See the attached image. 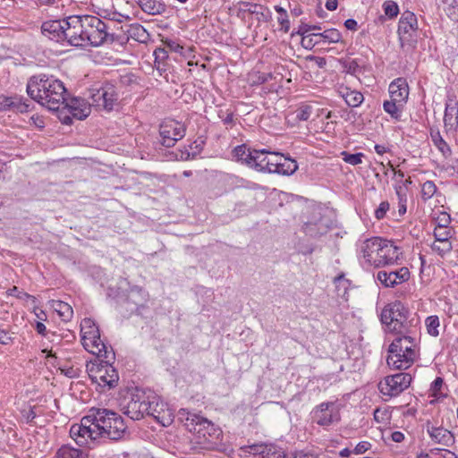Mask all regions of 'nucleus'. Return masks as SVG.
<instances>
[{
    "label": "nucleus",
    "instance_id": "f257e3e1",
    "mask_svg": "<svg viewBox=\"0 0 458 458\" xmlns=\"http://www.w3.org/2000/svg\"><path fill=\"white\" fill-rule=\"evenodd\" d=\"M126 426L123 418L106 409L91 408L80 424L70 428L71 437L79 445H87L98 438L119 440L125 434Z\"/></svg>",
    "mask_w": 458,
    "mask_h": 458
},
{
    "label": "nucleus",
    "instance_id": "f03ea898",
    "mask_svg": "<svg viewBox=\"0 0 458 458\" xmlns=\"http://www.w3.org/2000/svg\"><path fill=\"white\" fill-rule=\"evenodd\" d=\"M29 96L49 110H59L64 105L66 89L64 83L47 75L33 76L27 84Z\"/></svg>",
    "mask_w": 458,
    "mask_h": 458
},
{
    "label": "nucleus",
    "instance_id": "7ed1b4c3",
    "mask_svg": "<svg viewBox=\"0 0 458 458\" xmlns=\"http://www.w3.org/2000/svg\"><path fill=\"white\" fill-rule=\"evenodd\" d=\"M396 336L388 346L387 365L394 369H407L420 357L417 329L410 334H394Z\"/></svg>",
    "mask_w": 458,
    "mask_h": 458
},
{
    "label": "nucleus",
    "instance_id": "20e7f679",
    "mask_svg": "<svg viewBox=\"0 0 458 458\" xmlns=\"http://www.w3.org/2000/svg\"><path fill=\"white\" fill-rule=\"evenodd\" d=\"M179 418L185 428L195 435L196 443L205 449L216 448L222 440V431L208 419L189 411H179Z\"/></svg>",
    "mask_w": 458,
    "mask_h": 458
},
{
    "label": "nucleus",
    "instance_id": "39448f33",
    "mask_svg": "<svg viewBox=\"0 0 458 458\" xmlns=\"http://www.w3.org/2000/svg\"><path fill=\"white\" fill-rule=\"evenodd\" d=\"M361 252L365 261L375 267L393 265L402 254L399 247L393 242L379 237L365 240Z\"/></svg>",
    "mask_w": 458,
    "mask_h": 458
},
{
    "label": "nucleus",
    "instance_id": "423d86ee",
    "mask_svg": "<svg viewBox=\"0 0 458 458\" xmlns=\"http://www.w3.org/2000/svg\"><path fill=\"white\" fill-rule=\"evenodd\" d=\"M408 310L401 301L388 303L381 311V321L386 325V330L393 334H410L411 330L417 329L412 321L407 319Z\"/></svg>",
    "mask_w": 458,
    "mask_h": 458
},
{
    "label": "nucleus",
    "instance_id": "0eeeda50",
    "mask_svg": "<svg viewBox=\"0 0 458 458\" xmlns=\"http://www.w3.org/2000/svg\"><path fill=\"white\" fill-rule=\"evenodd\" d=\"M81 344L86 351L100 359L107 360L111 352L101 340L99 329L91 318H84L81 323Z\"/></svg>",
    "mask_w": 458,
    "mask_h": 458
},
{
    "label": "nucleus",
    "instance_id": "6e6552de",
    "mask_svg": "<svg viewBox=\"0 0 458 458\" xmlns=\"http://www.w3.org/2000/svg\"><path fill=\"white\" fill-rule=\"evenodd\" d=\"M87 372L92 382L103 389L114 387L119 380L117 370L108 361H90Z\"/></svg>",
    "mask_w": 458,
    "mask_h": 458
},
{
    "label": "nucleus",
    "instance_id": "1a4fd4ad",
    "mask_svg": "<svg viewBox=\"0 0 458 458\" xmlns=\"http://www.w3.org/2000/svg\"><path fill=\"white\" fill-rule=\"evenodd\" d=\"M341 404L338 402H324L311 411L313 422L322 427H328L341 420Z\"/></svg>",
    "mask_w": 458,
    "mask_h": 458
},
{
    "label": "nucleus",
    "instance_id": "9d476101",
    "mask_svg": "<svg viewBox=\"0 0 458 458\" xmlns=\"http://www.w3.org/2000/svg\"><path fill=\"white\" fill-rule=\"evenodd\" d=\"M411 379L409 373L387 376L378 383L379 392L386 397H395L410 386Z\"/></svg>",
    "mask_w": 458,
    "mask_h": 458
},
{
    "label": "nucleus",
    "instance_id": "9b49d317",
    "mask_svg": "<svg viewBox=\"0 0 458 458\" xmlns=\"http://www.w3.org/2000/svg\"><path fill=\"white\" fill-rule=\"evenodd\" d=\"M84 38L92 46L102 45L108 37L107 26L99 18L84 15Z\"/></svg>",
    "mask_w": 458,
    "mask_h": 458
},
{
    "label": "nucleus",
    "instance_id": "f8f14e48",
    "mask_svg": "<svg viewBox=\"0 0 458 458\" xmlns=\"http://www.w3.org/2000/svg\"><path fill=\"white\" fill-rule=\"evenodd\" d=\"M241 13L242 19L249 23V28H258L262 23L268 22L271 18L268 9L257 4L242 3Z\"/></svg>",
    "mask_w": 458,
    "mask_h": 458
},
{
    "label": "nucleus",
    "instance_id": "ddd939ff",
    "mask_svg": "<svg viewBox=\"0 0 458 458\" xmlns=\"http://www.w3.org/2000/svg\"><path fill=\"white\" fill-rule=\"evenodd\" d=\"M161 143L167 147H173L176 141L182 139L185 134L184 125L173 119L165 120L159 128Z\"/></svg>",
    "mask_w": 458,
    "mask_h": 458
},
{
    "label": "nucleus",
    "instance_id": "4468645a",
    "mask_svg": "<svg viewBox=\"0 0 458 458\" xmlns=\"http://www.w3.org/2000/svg\"><path fill=\"white\" fill-rule=\"evenodd\" d=\"M84 16H70L66 19L64 38L72 46H81L84 38Z\"/></svg>",
    "mask_w": 458,
    "mask_h": 458
},
{
    "label": "nucleus",
    "instance_id": "2eb2a0df",
    "mask_svg": "<svg viewBox=\"0 0 458 458\" xmlns=\"http://www.w3.org/2000/svg\"><path fill=\"white\" fill-rule=\"evenodd\" d=\"M150 398L143 393L133 394L123 407L124 413L133 420L142 419L149 412Z\"/></svg>",
    "mask_w": 458,
    "mask_h": 458
},
{
    "label": "nucleus",
    "instance_id": "dca6fc26",
    "mask_svg": "<svg viewBox=\"0 0 458 458\" xmlns=\"http://www.w3.org/2000/svg\"><path fill=\"white\" fill-rule=\"evenodd\" d=\"M92 105L98 108L111 111L117 104L118 97L115 87L105 84L91 96Z\"/></svg>",
    "mask_w": 458,
    "mask_h": 458
},
{
    "label": "nucleus",
    "instance_id": "f3484780",
    "mask_svg": "<svg viewBox=\"0 0 458 458\" xmlns=\"http://www.w3.org/2000/svg\"><path fill=\"white\" fill-rule=\"evenodd\" d=\"M408 267H402L395 270L383 269L377 273V280L385 287H394L410 279Z\"/></svg>",
    "mask_w": 458,
    "mask_h": 458
},
{
    "label": "nucleus",
    "instance_id": "a211bd4d",
    "mask_svg": "<svg viewBox=\"0 0 458 458\" xmlns=\"http://www.w3.org/2000/svg\"><path fill=\"white\" fill-rule=\"evenodd\" d=\"M148 416H152L164 427L171 425L174 421V412L166 403L159 401L157 396H151Z\"/></svg>",
    "mask_w": 458,
    "mask_h": 458
},
{
    "label": "nucleus",
    "instance_id": "6ab92c4d",
    "mask_svg": "<svg viewBox=\"0 0 458 458\" xmlns=\"http://www.w3.org/2000/svg\"><path fill=\"white\" fill-rule=\"evenodd\" d=\"M418 30L416 15L409 11L403 13L398 23V34L401 40H409Z\"/></svg>",
    "mask_w": 458,
    "mask_h": 458
},
{
    "label": "nucleus",
    "instance_id": "aec40b11",
    "mask_svg": "<svg viewBox=\"0 0 458 458\" xmlns=\"http://www.w3.org/2000/svg\"><path fill=\"white\" fill-rule=\"evenodd\" d=\"M63 108L67 109L73 118L82 120L88 117L91 112V105L85 99L80 98H73L70 100L65 98Z\"/></svg>",
    "mask_w": 458,
    "mask_h": 458
},
{
    "label": "nucleus",
    "instance_id": "412c9836",
    "mask_svg": "<svg viewBox=\"0 0 458 458\" xmlns=\"http://www.w3.org/2000/svg\"><path fill=\"white\" fill-rule=\"evenodd\" d=\"M389 95L393 101L405 104L409 97V86L404 78H397L389 85Z\"/></svg>",
    "mask_w": 458,
    "mask_h": 458
},
{
    "label": "nucleus",
    "instance_id": "4be33fe9",
    "mask_svg": "<svg viewBox=\"0 0 458 458\" xmlns=\"http://www.w3.org/2000/svg\"><path fill=\"white\" fill-rule=\"evenodd\" d=\"M66 20H55L43 22L41 26L42 33L51 39L57 41L64 38Z\"/></svg>",
    "mask_w": 458,
    "mask_h": 458
},
{
    "label": "nucleus",
    "instance_id": "5701e85b",
    "mask_svg": "<svg viewBox=\"0 0 458 458\" xmlns=\"http://www.w3.org/2000/svg\"><path fill=\"white\" fill-rule=\"evenodd\" d=\"M427 430L431 439L438 445L448 447L454 444L453 433L444 428L428 427Z\"/></svg>",
    "mask_w": 458,
    "mask_h": 458
},
{
    "label": "nucleus",
    "instance_id": "b1692460",
    "mask_svg": "<svg viewBox=\"0 0 458 458\" xmlns=\"http://www.w3.org/2000/svg\"><path fill=\"white\" fill-rule=\"evenodd\" d=\"M28 105L21 102V99L17 97H8L4 94H0V112L8 110H16L20 113L27 111Z\"/></svg>",
    "mask_w": 458,
    "mask_h": 458
},
{
    "label": "nucleus",
    "instance_id": "393cba45",
    "mask_svg": "<svg viewBox=\"0 0 458 458\" xmlns=\"http://www.w3.org/2000/svg\"><path fill=\"white\" fill-rule=\"evenodd\" d=\"M257 458H282L283 453L274 445H254L247 446Z\"/></svg>",
    "mask_w": 458,
    "mask_h": 458
},
{
    "label": "nucleus",
    "instance_id": "a878e982",
    "mask_svg": "<svg viewBox=\"0 0 458 458\" xmlns=\"http://www.w3.org/2000/svg\"><path fill=\"white\" fill-rule=\"evenodd\" d=\"M338 91L345 100L346 104L350 106H358L362 103L364 99L363 95L360 91L351 89L350 88L344 85L339 87Z\"/></svg>",
    "mask_w": 458,
    "mask_h": 458
},
{
    "label": "nucleus",
    "instance_id": "bb28decb",
    "mask_svg": "<svg viewBox=\"0 0 458 458\" xmlns=\"http://www.w3.org/2000/svg\"><path fill=\"white\" fill-rule=\"evenodd\" d=\"M444 123L445 127L454 129L458 126V103L451 100L445 106Z\"/></svg>",
    "mask_w": 458,
    "mask_h": 458
},
{
    "label": "nucleus",
    "instance_id": "cd10ccee",
    "mask_svg": "<svg viewBox=\"0 0 458 458\" xmlns=\"http://www.w3.org/2000/svg\"><path fill=\"white\" fill-rule=\"evenodd\" d=\"M252 161L250 162V167L256 169L259 172H268V165H267V149H254Z\"/></svg>",
    "mask_w": 458,
    "mask_h": 458
},
{
    "label": "nucleus",
    "instance_id": "c85d7f7f",
    "mask_svg": "<svg viewBox=\"0 0 458 458\" xmlns=\"http://www.w3.org/2000/svg\"><path fill=\"white\" fill-rule=\"evenodd\" d=\"M430 137L435 147L442 153L445 157H448L452 154L451 148L441 136L439 131L431 129Z\"/></svg>",
    "mask_w": 458,
    "mask_h": 458
},
{
    "label": "nucleus",
    "instance_id": "c756f323",
    "mask_svg": "<svg viewBox=\"0 0 458 458\" xmlns=\"http://www.w3.org/2000/svg\"><path fill=\"white\" fill-rule=\"evenodd\" d=\"M139 4L143 12L151 15L160 14L165 10V6L156 0H140Z\"/></svg>",
    "mask_w": 458,
    "mask_h": 458
},
{
    "label": "nucleus",
    "instance_id": "7c9ffc66",
    "mask_svg": "<svg viewBox=\"0 0 458 458\" xmlns=\"http://www.w3.org/2000/svg\"><path fill=\"white\" fill-rule=\"evenodd\" d=\"M297 168L298 165L295 160L286 157L283 155L275 173L283 175H289L293 174Z\"/></svg>",
    "mask_w": 458,
    "mask_h": 458
},
{
    "label": "nucleus",
    "instance_id": "2f4dec72",
    "mask_svg": "<svg viewBox=\"0 0 458 458\" xmlns=\"http://www.w3.org/2000/svg\"><path fill=\"white\" fill-rule=\"evenodd\" d=\"M253 153H254V149H250V148H247L246 145L237 146L233 150V157L236 160L246 164L248 166H250V162L252 161V159H253L252 158V157H254Z\"/></svg>",
    "mask_w": 458,
    "mask_h": 458
},
{
    "label": "nucleus",
    "instance_id": "473e14b6",
    "mask_svg": "<svg viewBox=\"0 0 458 458\" xmlns=\"http://www.w3.org/2000/svg\"><path fill=\"white\" fill-rule=\"evenodd\" d=\"M403 105V103L398 104L397 102L393 101V99L390 98V100H386L384 102V110L395 120H399Z\"/></svg>",
    "mask_w": 458,
    "mask_h": 458
},
{
    "label": "nucleus",
    "instance_id": "72a5a7b5",
    "mask_svg": "<svg viewBox=\"0 0 458 458\" xmlns=\"http://www.w3.org/2000/svg\"><path fill=\"white\" fill-rule=\"evenodd\" d=\"M127 32L131 38L139 42H145L148 38L147 30L140 24L131 25Z\"/></svg>",
    "mask_w": 458,
    "mask_h": 458
},
{
    "label": "nucleus",
    "instance_id": "f704fd0d",
    "mask_svg": "<svg viewBox=\"0 0 458 458\" xmlns=\"http://www.w3.org/2000/svg\"><path fill=\"white\" fill-rule=\"evenodd\" d=\"M434 238L437 241H451L453 232L452 229L448 227L446 225H440V223L436 225L434 229Z\"/></svg>",
    "mask_w": 458,
    "mask_h": 458
},
{
    "label": "nucleus",
    "instance_id": "c9c22d12",
    "mask_svg": "<svg viewBox=\"0 0 458 458\" xmlns=\"http://www.w3.org/2000/svg\"><path fill=\"white\" fill-rule=\"evenodd\" d=\"M431 249L434 252L439 256L444 257L447 253L451 252L453 245L451 241H437L435 240L431 244Z\"/></svg>",
    "mask_w": 458,
    "mask_h": 458
},
{
    "label": "nucleus",
    "instance_id": "e433bc0d",
    "mask_svg": "<svg viewBox=\"0 0 458 458\" xmlns=\"http://www.w3.org/2000/svg\"><path fill=\"white\" fill-rule=\"evenodd\" d=\"M55 310L64 320H69L72 317V308L66 302L56 301Z\"/></svg>",
    "mask_w": 458,
    "mask_h": 458
},
{
    "label": "nucleus",
    "instance_id": "4c0bfd02",
    "mask_svg": "<svg viewBox=\"0 0 458 458\" xmlns=\"http://www.w3.org/2000/svg\"><path fill=\"white\" fill-rule=\"evenodd\" d=\"M56 458H82V452L79 449L64 445L58 450Z\"/></svg>",
    "mask_w": 458,
    "mask_h": 458
},
{
    "label": "nucleus",
    "instance_id": "58836bf2",
    "mask_svg": "<svg viewBox=\"0 0 458 458\" xmlns=\"http://www.w3.org/2000/svg\"><path fill=\"white\" fill-rule=\"evenodd\" d=\"M391 419V412L387 407H379L374 411V420L381 425H386Z\"/></svg>",
    "mask_w": 458,
    "mask_h": 458
},
{
    "label": "nucleus",
    "instance_id": "ea45409f",
    "mask_svg": "<svg viewBox=\"0 0 458 458\" xmlns=\"http://www.w3.org/2000/svg\"><path fill=\"white\" fill-rule=\"evenodd\" d=\"M445 383L441 377H437L430 386V395L436 398L444 397L445 394L443 393Z\"/></svg>",
    "mask_w": 458,
    "mask_h": 458
},
{
    "label": "nucleus",
    "instance_id": "a19ab883",
    "mask_svg": "<svg viewBox=\"0 0 458 458\" xmlns=\"http://www.w3.org/2000/svg\"><path fill=\"white\" fill-rule=\"evenodd\" d=\"M315 36L323 38L325 41H327L329 43H337L342 38L341 33L336 29L326 30L322 33L315 34Z\"/></svg>",
    "mask_w": 458,
    "mask_h": 458
},
{
    "label": "nucleus",
    "instance_id": "79ce46f5",
    "mask_svg": "<svg viewBox=\"0 0 458 458\" xmlns=\"http://www.w3.org/2000/svg\"><path fill=\"white\" fill-rule=\"evenodd\" d=\"M313 114V107L310 105H301L295 111L298 121H308Z\"/></svg>",
    "mask_w": 458,
    "mask_h": 458
},
{
    "label": "nucleus",
    "instance_id": "37998d69",
    "mask_svg": "<svg viewBox=\"0 0 458 458\" xmlns=\"http://www.w3.org/2000/svg\"><path fill=\"white\" fill-rule=\"evenodd\" d=\"M267 154V165H268V173H275L283 155L278 152H270L268 150Z\"/></svg>",
    "mask_w": 458,
    "mask_h": 458
},
{
    "label": "nucleus",
    "instance_id": "c03bdc74",
    "mask_svg": "<svg viewBox=\"0 0 458 458\" xmlns=\"http://www.w3.org/2000/svg\"><path fill=\"white\" fill-rule=\"evenodd\" d=\"M439 318L437 316H430L426 319L428 333L432 336H437L439 335Z\"/></svg>",
    "mask_w": 458,
    "mask_h": 458
},
{
    "label": "nucleus",
    "instance_id": "a18cd8bd",
    "mask_svg": "<svg viewBox=\"0 0 458 458\" xmlns=\"http://www.w3.org/2000/svg\"><path fill=\"white\" fill-rule=\"evenodd\" d=\"M436 191L437 186L432 181H427L422 184L421 196L424 199L432 198Z\"/></svg>",
    "mask_w": 458,
    "mask_h": 458
},
{
    "label": "nucleus",
    "instance_id": "49530a36",
    "mask_svg": "<svg viewBox=\"0 0 458 458\" xmlns=\"http://www.w3.org/2000/svg\"><path fill=\"white\" fill-rule=\"evenodd\" d=\"M332 112H327L325 115V119L327 122H323V125L321 126V131L327 134H332L335 132L336 122L332 121Z\"/></svg>",
    "mask_w": 458,
    "mask_h": 458
},
{
    "label": "nucleus",
    "instance_id": "de8ad7c7",
    "mask_svg": "<svg viewBox=\"0 0 458 458\" xmlns=\"http://www.w3.org/2000/svg\"><path fill=\"white\" fill-rule=\"evenodd\" d=\"M383 9L385 14L390 19L396 17L399 13L398 5L394 1H386L383 4Z\"/></svg>",
    "mask_w": 458,
    "mask_h": 458
},
{
    "label": "nucleus",
    "instance_id": "09e8293b",
    "mask_svg": "<svg viewBox=\"0 0 458 458\" xmlns=\"http://www.w3.org/2000/svg\"><path fill=\"white\" fill-rule=\"evenodd\" d=\"M342 156L344 162L352 165L360 164L364 157L362 153L350 154L346 151L342 152Z\"/></svg>",
    "mask_w": 458,
    "mask_h": 458
},
{
    "label": "nucleus",
    "instance_id": "8fccbe9b",
    "mask_svg": "<svg viewBox=\"0 0 458 458\" xmlns=\"http://www.w3.org/2000/svg\"><path fill=\"white\" fill-rule=\"evenodd\" d=\"M8 294L16 296L20 300H30L33 303L36 302V298L25 292L20 291L17 286L8 290Z\"/></svg>",
    "mask_w": 458,
    "mask_h": 458
},
{
    "label": "nucleus",
    "instance_id": "3c124183",
    "mask_svg": "<svg viewBox=\"0 0 458 458\" xmlns=\"http://www.w3.org/2000/svg\"><path fill=\"white\" fill-rule=\"evenodd\" d=\"M390 204L387 201H382L378 208L375 210V216L377 219L381 220L386 216V212L389 210Z\"/></svg>",
    "mask_w": 458,
    "mask_h": 458
},
{
    "label": "nucleus",
    "instance_id": "603ef678",
    "mask_svg": "<svg viewBox=\"0 0 458 458\" xmlns=\"http://www.w3.org/2000/svg\"><path fill=\"white\" fill-rule=\"evenodd\" d=\"M43 352H47V362H50L53 366L58 367L62 371H64V369H61V367H60L61 366L60 360H59V358L56 356L55 352H53L52 350H50V351L43 350Z\"/></svg>",
    "mask_w": 458,
    "mask_h": 458
},
{
    "label": "nucleus",
    "instance_id": "864d4df0",
    "mask_svg": "<svg viewBox=\"0 0 458 458\" xmlns=\"http://www.w3.org/2000/svg\"><path fill=\"white\" fill-rule=\"evenodd\" d=\"M277 21L281 26L280 30H283L284 33L289 31L290 29V21L288 20L287 13H282L277 17Z\"/></svg>",
    "mask_w": 458,
    "mask_h": 458
},
{
    "label": "nucleus",
    "instance_id": "5fc2aeb1",
    "mask_svg": "<svg viewBox=\"0 0 458 458\" xmlns=\"http://www.w3.org/2000/svg\"><path fill=\"white\" fill-rule=\"evenodd\" d=\"M165 44L166 47L172 52L181 54V53H182V50L184 49V47H182V45H180L179 43H177L176 41H174V40H165Z\"/></svg>",
    "mask_w": 458,
    "mask_h": 458
},
{
    "label": "nucleus",
    "instance_id": "6e6d98bb",
    "mask_svg": "<svg viewBox=\"0 0 458 458\" xmlns=\"http://www.w3.org/2000/svg\"><path fill=\"white\" fill-rule=\"evenodd\" d=\"M371 447L370 443L367 441L360 442L354 448L353 453L356 454H364L366 451H368Z\"/></svg>",
    "mask_w": 458,
    "mask_h": 458
},
{
    "label": "nucleus",
    "instance_id": "4d7b16f0",
    "mask_svg": "<svg viewBox=\"0 0 458 458\" xmlns=\"http://www.w3.org/2000/svg\"><path fill=\"white\" fill-rule=\"evenodd\" d=\"M21 413H22L23 419L27 422H31L36 417V412L34 411L33 408H31V407H30L28 410H23L21 411Z\"/></svg>",
    "mask_w": 458,
    "mask_h": 458
},
{
    "label": "nucleus",
    "instance_id": "13d9d810",
    "mask_svg": "<svg viewBox=\"0 0 458 458\" xmlns=\"http://www.w3.org/2000/svg\"><path fill=\"white\" fill-rule=\"evenodd\" d=\"M195 52H196L195 47L191 46L187 48H184L182 50V53H181V55L185 58L193 59L195 57Z\"/></svg>",
    "mask_w": 458,
    "mask_h": 458
},
{
    "label": "nucleus",
    "instance_id": "bf43d9fd",
    "mask_svg": "<svg viewBox=\"0 0 458 458\" xmlns=\"http://www.w3.org/2000/svg\"><path fill=\"white\" fill-rule=\"evenodd\" d=\"M395 191L398 197V202H401V199H403V201H407L405 186H398L395 188Z\"/></svg>",
    "mask_w": 458,
    "mask_h": 458
},
{
    "label": "nucleus",
    "instance_id": "052dcab7",
    "mask_svg": "<svg viewBox=\"0 0 458 458\" xmlns=\"http://www.w3.org/2000/svg\"><path fill=\"white\" fill-rule=\"evenodd\" d=\"M439 454H441L443 458H456V455L454 452H451L447 449L437 448L436 449Z\"/></svg>",
    "mask_w": 458,
    "mask_h": 458
},
{
    "label": "nucleus",
    "instance_id": "680f3d73",
    "mask_svg": "<svg viewBox=\"0 0 458 458\" xmlns=\"http://www.w3.org/2000/svg\"><path fill=\"white\" fill-rule=\"evenodd\" d=\"M344 26L347 30H356L358 28L357 21L353 19H348L344 22Z\"/></svg>",
    "mask_w": 458,
    "mask_h": 458
},
{
    "label": "nucleus",
    "instance_id": "e2e57ef3",
    "mask_svg": "<svg viewBox=\"0 0 458 458\" xmlns=\"http://www.w3.org/2000/svg\"><path fill=\"white\" fill-rule=\"evenodd\" d=\"M391 438L394 442L401 443L404 439V435L400 431H394L392 433Z\"/></svg>",
    "mask_w": 458,
    "mask_h": 458
},
{
    "label": "nucleus",
    "instance_id": "0e129e2a",
    "mask_svg": "<svg viewBox=\"0 0 458 458\" xmlns=\"http://www.w3.org/2000/svg\"><path fill=\"white\" fill-rule=\"evenodd\" d=\"M10 340H11V337L8 335V333L4 330L0 329V344H7Z\"/></svg>",
    "mask_w": 458,
    "mask_h": 458
},
{
    "label": "nucleus",
    "instance_id": "69168bd1",
    "mask_svg": "<svg viewBox=\"0 0 458 458\" xmlns=\"http://www.w3.org/2000/svg\"><path fill=\"white\" fill-rule=\"evenodd\" d=\"M36 330L41 335H46L47 327L42 322H37Z\"/></svg>",
    "mask_w": 458,
    "mask_h": 458
},
{
    "label": "nucleus",
    "instance_id": "338daca9",
    "mask_svg": "<svg viewBox=\"0 0 458 458\" xmlns=\"http://www.w3.org/2000/svg\"><path fill=\"white\" fill-rule=\"evenodd\" d=\"M326 7L329 11H335L337 8V0H327Z\"/></svg>",
    "mask_w": 458,
    "mask_h": 458
},
{
    "label": "nucleus",
    "instance_id": "774afa93",
    "mask_svg": "<svg viewBox=\"0 0 458 458\" xmlns=\"http://www.w3.org/2000/svg\"><path fill=\"white\" fill-rule=\"evenodd\" d=\"M406 202L403 199L398 202V213L400 216H403L406 213Z\"/></svg>",
    "mask_w": 458,
    "mask_h": 458
}]
</instances>
